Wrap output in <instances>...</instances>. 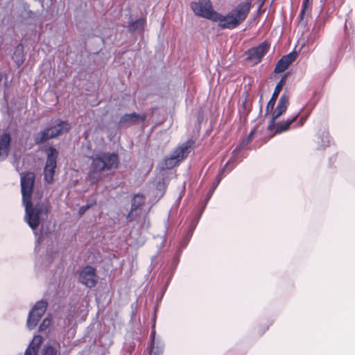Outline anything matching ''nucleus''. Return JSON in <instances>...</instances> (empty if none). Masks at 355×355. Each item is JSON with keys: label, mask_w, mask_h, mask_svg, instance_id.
<instances>
[{"label": "nucleus", "mask_w": 355, "mask_h": 355, "mask_svg": "<svg viewBox=\"0 0 355 355\" xmlns=\"http://www.w3.org/2000/svg\"><path fill=\"white\" fill-rule=\"evenodd\" d=\"M35 175L28 172L21 174L22 201L25 207V220L33 229H36L42 220L47 218L50 211L49 202L43 198V191H33Z\"/></svg>", "instance_id": "1"}, {"label": "nucleus", "mask_w": 355, "mask_h": 355, "mask_svg": "<svg viewBox=\"0 0 355 355\" xmlns=\"http://www.w3.org/2000/svg\"><path fill=\"white\" fill-rule=\"evenodd\" d=\"M251 4L245 3L236 7L226 15L216 12L213 21L218 24L221 28L232 29L245 20L249 13Z\"/></svg>", "instance_id": "2"}, {"label": "nucleus", "mask_w": 355, "mask_h": 355, "mask_svg": "<svg viewBox=\"0 0 355 355\" xmlns=\"http://www.w3.org/2000/svg\"><path fill=\"white\" fill-rule=\"evenodd\" d=\"M92 169L89 178L92 183H96L101 178L103 171L116 168L119 165V158L115 153H99L92 157Z\"/></svg>", "instance_id": "3"}, {"label": "nucleus", "mask_w": 355, "mask_h": 355, "mask_svg": "<svg viewBox=\"0 0 355 355\" xmlns=\"http://www.w3.org/2000/svg\"><path fill=\"white\" fill-rule=\"evenodd\" d=\"M71 128V125L62 121H57L52 126L45 129L37 134L35 137L36 143L40 144L48 139L54 138L64 132H68Z\"/></svg>", "instance_id": "4"}, {"label": "nucleus", "mask_w": 355, "mask_h": 355, "mask_svg": "<svg viewBox=\"0 0 355 355\" xmlns=\"http://www.w3.org/2000/svg\"><path fill=\"white\" fill-rule=\"evenodd\" d=\"M194 13L207 19L214 20L217 12L214 11L209 0H198L191 5Z\"/></svg>", "instance_id": "5"}, {"label": "nucleus", "mask_w": 355, "mask_h": 355, "mask_svg": "<svg viewBox=\"0 0 355 355\" xmlns=\"http://www.w3.org/2000/svg\"><path fill=\"white\" fill-rule=\"evenodd\" d=\"M58 154V151L53 148H50L48 150L47 159L44 169V175L45 181L49 184L53 182Z\"/></svg>", "instance_id": "6"}, {"label": "nucleus", "mask_w": 355, "mask_h": 355, "mask_svg": "<svg viewBox=\"0 0 355 355\" xmlns=\"http://www.w3.org/2000/svg\"><path fill=\"white\" fill-rule=\"evenodd\" d=\"M47 303L45 301L37 302L29 313L27 320V327L32 329L36 327L40 319L46 311Z\"/></svg>", "instance_id": "7"}, {"label": "nucleus", "mask_w": 355, "mask_h": 355, "mask_svg": "<svg viewBox=\"0 0 355 355\" xmlns=\"http://www.w3.org/2000/svg\"><path fill=\"white\" fill-rule=\"evenodd\" d=\"M97 280L96 270L92 266H86L79 272V282L87 287H94Z\"/></svg>", "instance_id": "8"}, {"label": "nucleus", "mask_w": 355, "mask_h": 355, "mask_svg": "<svg viewBox=\"0 0 355 355\" xmlns=\"http://www.w3.org/2000/svg\"><path fill=\"white\" fill-rule=\"evenodd\" d=\"M289 104L288 96L284 94L279 98L275 111L272 114V119L268 125V128L272 130L275 127V120L284 113Z\"/></svg>", "instance_id": "9"}, {"label": "nucleus", "mask_w": 355, "mask_h": 355, "mask_svg": "<svg viewBox=\"0 0 355 355\" xmlns=\"http://www.w3.org/2000/svg\"><path fill=\"white\" fill-rule=\"evenodd\" d=\"M268 49L269 46L268 44L262 43L258 46L248 50L247 59L251 61L254 64H257L268 51Z\"/></svg>", "instance_id": "10"}, {"label": "nucleus", "mask_w": 355, "mask_h": 355, "mask_svg": "<svg viewBox=\"0 0 355 355\" xmlns=\"http://www.w3.org/2000/svg\"><path fill=\"white\" fill-rule=\"evenodd\" d=\"M297 53L295 52L290 53L289 54L283 56L277 62L275 72L282 73L284 71L288 66L296 59Z\"/></svg>", "instance_id": "11"}, {"label": "nucleus", "mask_w": 355, "mask_h": 355, "mask_svg": "<svg viewBox=\"0 0 355 355\" xmlns=\"http://www.w3.org/2000/svg\"><path fill=\"white\" fill-rule=\"evenodd\" d=\"M192 143L187 141L180 146H178L171 155L180 163L190 153Z\"/></svg>", "instance_id": "12"}, {"label": "nucleus", "mask_w": 355, "mask_h": 355, "mask_svg": "<svg viewBox=\"0 0 355 355\" xmlns=\"http://www.w3.org/2000/svg\"><path fill=\"white\" fill-rule=\"evenodd\" d=\"M10 136L5 133L0 137V160L5 159L8 154Z\"/></svg>", "instance_id": "13"}, {"label": "nucleus", "mask_w": 355, "mask_h": 355, "mask_svg": "<svg viewBox=\"0 0 355 355\" xmlns=\"http://www.w3.org/2000/svg\"><path fill=\"white\" fill-rule=\"evenodd\" d=\"M146 119L145 114H138L135 112L131 114H124L120 119L121 123H136L138 121H144Z\"/></svg>", "instance_id": "14"}, {"label": "nucleus", "mask_w": 355, "mask_h": 355, "mask_svg": "<svg viewBox=\"0 0 355 355\" xmlns=\"http://www.w3.org/2000/svg\"><path fill=\"white\" fill-rule=\"evenodd\" d=\"M297 115L293 116L291 119L290 120H288L287 121L283 123H281V124H276L275 123V127L273 130L275 129V133H280V132H284L287 130H288L289 128V126L290 125L295 121V119H297Z\"/></svg>", "instance_id": "15"}, {"label": "nucleus", "mask_w": 355, "mask_h": 355, "mask_svg": "<svg viewBox=\"0 0 355 355\" xmlns=\"http://www.w3.org/2000/svg\"><path fill=\"white\" fill-rule=\"evenodd\" d=\"M179 162L172 155L169 157L164 159L161 164L162 169H170L178 165Z\"/></svg>", "instance_id": "16"}, {"label": "nucleus", "mask_w": 355, "mask_h": 355, "mask_svg": "<svg viewBox=\"0 0 355 355\" xmlns=\"http://www.w3.org/2000/svg\"><path fill=\"white\" fill-rule=\"evenodd\" d=\"M137 199L139 200L138 203H141L143 200V198L141 196H139V195L136 196L134 198V202L132 203L131 210L128 215V218L130 220H133L134 213H135V211H137V205H135V203H136V201Z\"/></svg>", "instance_id": "17"}, {"label": "nucleus", "mask_w": 355, "mask_h": 355, "mask_svg": "<svg viewBox=\"0 0 355 355\" xmlns=\"http://www.w3.org/2000/svg\"><path fill=\"white\" fill-rule=\"evenodd\" d=\"M42 342V338L40 336H34L28 347L33 348L35 351L37 352Z\"/></svg>", "instance_id": "18"}, {"label": "nucleus", "mask_w": 355, "mask_h": 355, "mask_svg": "<svg viewBox=\"0 0 355 355\" xmlns=\"http://www.w3.org/2000/svg\"><path fill=\"white\" fill-rule=\"evenodd\" d=\"M285 84V76H284L281 80L279 82V83L277 85V86L275 88L274 92L272 95V97L277 98L283 86Z\"/></svg>", "instance_id": "19"}, {"label": "nucleus", "mask_w": 355, "mask_h": 355, "mask_svg": "<svg viewBox=\"0 0 355 355\" xmlns=\"http://www.w3.org/2000/svg\"><path fill=\"white\" fill-rule=\"evenodd\" d=\"M144 24L145 21L144 19H139L132 24V28L133 30L142 29Z\"/></svg>", "instance_id": "20"}, {"label": "nucleus", "mask_w": 355, "mask_h": 355, "mask_svg": "<svg viewBox=\"0 0 355 355\" xmlns=\"http://www.w3.org/2000/svg\"><path fill=\"white\" fill-rule=\"evenodd\" d=\"M57 350L55 348L51 346H46L44 349V355H56Z\"/></svg>", "instance_id": "21"}, {"label": "nucleus", "mask_w": 355, "mask_h": 355, "mask_svg": "<svg viewBox=\"0 0 355 355\" xmlns=\"http://www.w3.org/2000/svg\"><path fill=\"white\" fill-rule=\"evenodd\" d=\"M276 100H277L276 98H274L272 96L271 97L270 100L269 101V102L268 103L267 106H266L267 112L272 110L274 105L275 104Z\"/></svg>", "instance_id": "22"}, {"label": "nucleus", "mask_w": 355, "mask_h": 355, "mask_svg": "<svg viewBox=\"0 0 355 355\" xmlns=\"http://www.w3.org/2000/svg\"><path fill=\"white\" fill-rule=\"evenodd\" d=\"M50 324V320L47 318L44 319L40 326V330L43 331Z\"/></svg>", "instance_id": "23"}, {"label": "nucleus", "mask_w": 355, "mask_h": 355, "mask_svg": "<svg viewBox=\"0 0 355 355\" xmlns=\"http://www.w3.org/2000/svg\"><path fill=\"white\" fill-rule=\"evenodd\" d=\"M37 352L33 348L28 347L24 355H37Z\"/></svg>", "instance_id": "24"}, {"label": "nucleus", "mask_w": 355, "mask_h": 355, "mask_svg": "<svg viewBox=\"0 0 355 355\" xmlns=\"http://www.w3.org/2000/svg\"><path fill=\"white\" fill-rule=\"evenodd\" d=\"M310 1H311L310 0H305L304 1V6H303V9H302V10L301 12V14H300L301 16L304 13L306 9L309 6Z\"/></svg>", "instance_id": "25"}, {"label": "nucleus", "mask_w": 355, "mask_h": 355, "mask_svg": "<svg viewBox=\"0 0 355 355\" xmlns=\"http://www.w3.org/2000/svg\"><path fill=\"white\" fill-rule=\"evenodd\" d=\"M24 62V60L22 58H21L19 60H17V62L19 64H21Z\"/></svg>", "instance_id": "26"}, {"label": "nucleus", "mask_w": 355, "mask_h": 355, "mask_svg": "<svg viewBox=\"0 0 355 355\" xmlns=\"http://www.w3.org/2000/svg\"><path fill=\"white\" fill-rule=\"evenodd\" d=\"M151 336H152L153 340L154 337H155V332L154 331L152 332Z\"/></svg>", "instance_id": "27"}, {"label": "nucleus", "mask_w": 355, "mask_h": 355, "mask_svg": "<svg viewBox=\"0 0 355 355\" xmlns=\"http://www.w3.org/2000/svg\"><path fill=\"white\" fill-rule=\"evenodd\" d=\"M252 135V132L250 134L249 137H251Z\"/></svg>", "instance_id": "28"}]
</instances>
